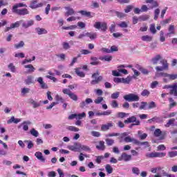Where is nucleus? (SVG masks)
Listing matches in <instances>:
<instances>
[{
	"mask_svg": "<svg viewBox=\"0 0 177 177\" xmlns=\"http://www.w3.org/2000/svg\"><path fill=\"white\" fill-rule=\"evenodd\" d=\"M118 139L120 140V143H123V142H125V143H133V145H136V143H138V140L131 138V136H129V133L127 132L120 133Z\"/></svg>",
	"mask_w": 177,
	"mask_h": 177,
	"instance_id": "f257e3e1",
	"label": "nucleus"
},
{
	"mask_svg": "<svg viewBox=\"0 0 177 177\" xmlns=\"http://www.w3.org/2000/svg\"><path fill=\"white\" fill-rule=\"evenodd\" d=\"M100 75V73H99V71H97L92 75L91 78L94 80L91 82V85H97L99 82L103 81V76H99Z\"/></svg>",
	"mask_w": 177,
	"mask_h": 177,
	"instance_id": "f03ea898",
	"label": "nucleus"
},
{
	"mask_svg": "<svg viewBox=\"0 0 177 177\" xmlns=\"http://www.w3.org/2000/svg\"><path fill=\"white\" fill-rule=\"evenodd\" d=\"M123 99L126 100V102H139L140 97L139 95L133 93H129L123 96Z\"/></svg>",
	"mask_w": 177,
	"mask_h": 177,
	"instance_id": "7ed1b4c3",
	"label": "nucleus"
},
{
	"mask_svg": "<svg viewBox=\"0 0 177 177\" xmlns=\"http://www.w3.org/2000/svg\"><path fill=\"white\" fill-rule=\"evenodd\" d=\"M162 89H169V95L177 96V84L172 85L166 84L162 87Z\"/></svg>",
	"mask_w": 177,
	"mask_h": 177,
	"instance_id": "20e7f679",
	"label": "nucleus"
},
{
	"mask_svg": "<svg viewBox=\"0 0 177 177\" xmlns=\"http://www.w3.org/2000/svg\"><path fill=\"white\" fill-rule=\"evenodd\" d=\"M166 153H162V152H152V153H147L146 154V157L147 158H162V157H165Z\"/></svg>",
	"mask_w": 177,
	"mask_h": 177,
	"instance_id": "39448f33",
	"label": "nucleus"
},
{
	"mask_svg": "<svg viewBox=\"0 0 177 177\" xmlns=\"http://www.w3.org/2000/svg\"><path fill=\"white\" fill-rule=\"evenodd\" d=\"M21 23H23V20H20V21H16L15 23L11 24L10 26L6 27L4 32H8V31H10V30H13V28H19Z\"/></svg>",
	"mask_w": 177,
	"mask_h": 177,
	"instance_id": "423d86ee",
	"label": "nucleus"
},
{
	"mask_svg": "<svg viewBox=\"0 0 177 177\" xmlns=\"http://www.w3.org/2000/svg\"><path fill=\"white\" fill-rule=\"evenodd\" d=\"M12 12L15 15H19V16H26V15H30V11H28L27 8L15 10H12Z\"/></svg>",
	"mask_w": 177,
	"mask_h": 177,
	"instance_id": "0eeeda50",
	"label": "nucleus"
},
{
	"mask_svg": "<svg viewBox=\"0 0 177 177\" xmlns=\"http://www.w3.org/2000/svg\"><path fill=\"white\" fill-rule=\"evenodd\" d=\"M160 63L162 64V66H156V71H164V70H168V62L166 59L160 60Z\"/></svg>",
	"mask_w": 177,
	"mask_h": 177,
	"instance_id": "6e6552de",
	"label": "nucleus"
},
{
	"mask_svg": "<svg viewBox=\"0 0 177 177\" xmlns=\"http://www.w3.org/2000/svg\"><path fill=\"white\" fill-rule=\"evenodd\" d=\"M131 160H132V156L127 153H122L118 158V161H125V162H128V161H131Z\"/></svg>",
	"mask_w": 177,
	"mask_h": 177,
	"instance_id": "1a4fd4ad",
	"label": "nucleus"
},
{
	"mask_svg": "<svg viewBox=\"0 0 177 177\" xmlns=\"http://www.w3.org/2000/svg\"><path fill=\"white\" fill-rule=\"evenodd\" d=\"M43 5L42 3H38L37 0H33L30 2L29 8L30 9H37V8H42Z\"/></svg>",
	"mask_w": 177,
	"mask_h": 177,
	"instance_id": "9d476101",
	"label": "nucleus"
},
{
	"mask_svg": "<svg viewBox=\"0 0 177 177\" xmlns=\"http://www.w3.org/2000/svg\"><path fill=\"white\" fill-rule=\"evenodd\" d=\"M91 103H93V100L91 98H86L85 101H82L80 103V109H84L88 104H91Z\"/></svg>",
	"mask_w": 177,
	"mask_h": 177,
	"instance_id": "9b49d317",
	"label": "nucleus"
},
{
	"mask_svg": "<svg viewBox=\"0 0 177 177\" xmlns=\"http://www.w3.org/2000/svg\"><path fill=\"white\" fill-rule=\"evenodd\" d=\"M148 122H149V124H151V122H158V124H160L161 122H164V119L162 118V117L155 116L151 119L148 120Z\"/></svg>",
	"mask_w": 177,
	"mask_h": 177,
	"instance_id": "f8f14e48",
	"label": "nucleus"
},
{
	"mask_svg": "<svg viewBox=\"0 0 177 177\" xmlns=\"http://www.w3.org/2000/svg\"><path fill=\"white\" fill-rule=\"evenodd\" d=\"M64 9L66 10L65 12V16L68 17V16H73L75 13V11H74V9L70 6H66L64 7Z\"/></svg>",
	"mask_w": 177,
	"mask_h": 177,
	"instance_id": "ddd939ff",
	"label": "nucleus"
},
{
	"mask_svg": "<svg viewBox=\"0 0 177 177\" xmlns=\"http://www.w3.org/2000/svg\"><path fill=\"white\" fill-rule=\"evenodd\" d=\"M146 3H151L149 9H154V8H158V3L154 0H145Z\"/></svg>",
	"mask_w": 177,
	"mask_h": 177,
	"instance_id": "4468645a",
	"label": "nucleus"
},
{
	"mask_svg": "<svg viewBox=\"0 0 177 177\" xmlns=\"http://www.w3.org/2000/svg\"><path fill=\"white\" fill-rule=\"evenodd\" d=\"M37 82H39L41 89H48V84L44 82V79L41 77L37 78Z\"/></svg>",
	"mask_w": 177,
	"mask_h": 177,
	"instance_id": "2eb2a0df",
	"label": "nucleus"
},
{
	"mask_svg": "<svg viewBox=\"0 0 177 177\" xmlns=\"http://www.w3.org/2000/svg\"><path fill=\"white\" fill-rule=\"evenodd\" d=\"M26 85H31V84H34V76L28 75L26 79L24 80Z\"/></svg>",
	"mask_w": 177,
	"mask_h": 177,
	"instance_id": "dca6fc26",
	"label": "nucleus"
},
{
	"mask_svg": "<svg viewBox=\"0 0 177 177\" xmlns=\"http://www.w3.org/2000/svg\"><path fill=\"white\" fill-rule=\"evenodd\" d=\"M31 26H34V20L32 19L22 23L23 28H28V27H31Z\"/></svg>",
	"mask_w": 177,
	"mask_h": 177,
	"instance_id": "f3484780",
	"label": "nucleus"
},
{
	"mask_svg": "<svg viewBox=\"0 0 177 177\" xmlns=\"http://www.w3.org/2000/svg\"><path fill=\"white\" fill-rule=\"evenodd\" d=\"M29 103L30 104H32L33 109H37L41 106V102H38L33 99H30L29 100Z\"/></svg>",
	"mask_w": 177,
	"mask_h": 177,
	"instance_id": "a211bd4d",
	"label": "nucleus"
},
{
	"mask_svg": "<svg viewBox=\"0 0 177 177\" xmlns=\"http://www.w3.org/2000/svg\"><path fill=\"white\" fill-rule=\"evenodd\" d=\"M138 121H139V120H137V119L135 116H131L124 120V124H131L133 122H135V124H136V122H138Z\"/></svg>",
	"mask_w": 177,
	"mask_h": 177,
	"instance_id": "6ab92c4d",
	"label": "nucleus"
},
{
	"mask_svg": "<svg viewBox=\"0 0 177 177\" xmlns=\"http://www.w3.org/2000/svg\"><path fill=\"white\" fill-rule=\"evenodd\" d=\"M18 8H27V4H24L23 3H17L12 6V11L19 10Z\"/></svg>",
	"mask_w": 177,
	"mask_h": 177,
	"instance_id": "aec40b11",
	"label": "nucleus"
},
{
	"mask_svg": "<svg viewBox=\"0 0 177 177\" xmlns=\"http://www.w3.org/2000/svg\"><path fill=\"white\" fill-rule=\"evenodd\" d=\"M96 149L97 150H101V151H104L106 149V146L104 145V141H100L99 145H96Z\"/></svg>",
	"mask_w": 177,
	"mask_h": 177,
	"instance_id": "412c9836",
	"label": "nucleus"
},
{
	"mask_svg": "<svg viewBox=\"0 0 177 177\" xmlns=\"http://www.w3.org/2000/svg\"><path fill=\"white\" fill-rule=\"evenodd\" d=\"M35 156H36V158H37V160H39V161H41V162H45V158H44V156H42V153L39 151H37L35 153Z\"/></svg>",
	"mask_w": 177,
	"mask_h": 177,
	"instance_id": "4be33fe9",
	"label": "nucleus"
},
{
	"mask_svg": "<svg viewBox=\"0 0 177 177\" xmlns=\"http://www.w3.org/2000/svg\"><path fill=\"white\" fill-rule=\"evenodd\" d=\"M24 68H29V70L27 71L28 74H31L35 71V68L34 66H32V64L25 65Z\"/></svg>",
	"mask_w": 177,
	"mask_h": 177,
	"instance_id": "5701e85b",
	"label": "nucleus"
},
{
	"mask_svg": "<svg viewBox=\"0 0 177 177\" xmlns=\"http://www.w3.org/2000/svg\"><path fill=\"white\" fill-rule=\"evenodd\" d=\"M35 31H37L38 35H42V34H48V30L44 28H36Z\"/></svg>",
	"mask_w": 177,
	"mask_h": 177,
	"instance_id": "b1692460",
	"label": "nucleus"
},
{
	"mask_svg": "<svg viewBox=\"0 0 177 177\" xmlns=\"http://www.w3.org/2000/svg\"><path fill=\"white\" fill-rule=\"evenodd\" d=\"M86 36L90 38L92 41L97 38V34L96 32H86Z\"/></svg>",
	"mask_w": 177,
	"mask_h": 177,
	"instance_id": "393cba45",
	"label": "nucleus"
},
{
	"mask_svg": "<svg viewBox=\"0 0 177 177\" xmlns=\"http://www.w3.org/2000/svg\"><path fill=\"white\" fill-rule=\"evenodd\" d=\"M21 121V119L15 118V116H12L11 118L7 121V124H12V122H14V124H19Z\"/></svg>",
	"mask_w": 177,
	"mask_h": 177,
	"instance_id": "a878e982",
	"label": "nucleus"
},
{
	"mask_svg": "<svg viewBox=\"0 0 177 177\" xmlns=\"http://www.w3.org/2000/svg\"><path fill=\"white\" fill-rule=\"evenodd\" d=\"M100 60H102V62H111L113 60V56L111 55H105L104 57H100Z\"/></svg>",
	"mask_w": 177,
	"mask_h": 177,
	"instance_id": "bb28decb",
	"label": "nucleus"
},
{
	"mask_svg": "<svg viewBox=\"0 0 177 177\" xmlns=\"http://www.w3.org/2000/svg\"><path fill=\"white\" fill-rule=\"evenodd\" d=\"M142 41L145 42H151L153 41V37L149 35H144L141 37Z\"/></svg>",
	"mask_w": 177,
	"mask_h": 177,
	"instance_id": "cd10ccee",
	"label": "nucleus"
},
{
	"mask_svg": "<svg viewBox=\"0 0 177 177\" xmlns=\"http://www.w3.org/2000/svg\"><path fill=\"white\" fill-rule=\"evenodd\" d=\"M137 146H144L145 149H147V147H149L150 145H149V142L145 141V142H140L138 140V143H136Z\"/></svg>",
	"mask_w": 177,
	"mask_h": 177,
	"instance_id": "c85d7f7f",
	"label": "nucleus"
},
{
	"mask_svg": "<svg viewBox=\"0 0 177 177\" xmlns=\"http://www.w3.org/2000/svg\"><path fill=\"white\" fill-rule=\"evenodd\" d=\"M160 59H161V55H157L156 57L152 58L151 62H152L153 64L156 65V64H157V63H158V62L160 61Z\"/></svg>",
	"mask_w": 177,
	"mask_h": 177,
	"instance_id": "c756f323",
	"label": "nucleus"
},
{
	"mask_svg": "<svg viewBox=\"0 0 177 177\" xmlns=\"http://www.w3.org/2000/svg\"><path fill=\"white\" fill-rule=\"evenodd\" d=\"M153 135L156 138H160V136H162V131H161V129H156L154 131Z\"/></svg>",
	"mask_w": 177,
	"mask_h": 177,
	"instance_id": "7c9ffc66",
	"label": "nucleus"
},
{
	"mask_svg": "<svg viewBox=\"0 0 177 177\" xmlns=\"http://www.w3.org/2000/svg\"><path fill=\"white\" fill-rule=\"evenodd\" d=\"M91 60H92V62L90 63V64H91L92 66H97V64H99V62L97 61V57H91Z\"/></svg>",
	"mask_w": 177,
	"mask_h": 177,
	"instance_id": "2f4dec72",
	"label": "nucleus"
},
{
	"mask_svg": "<svg viewBox=\"0 0 177 177\" xmlns=\"http://www.w3.org/2000/svg\"><path fill=\"white\" fill-rule=\"evenodd\" d=\"M110 127H113V124L108 123L107 124H103L101 127V131H108L110 129Z\"/></svg>",
	"mask_w": 177,
	"mask_h": 177,
	"instance_id": "473e14b6",
	"label": "nucleus"
},
{
	"mask_svg": "<svg viewBox=\"0 0 177 177\" xmlns=\"http://www.w3.org/2000/svg\"><path fill=\"white\" fill-rule=\"evenodd\" d=\"M22 125L24 131H28V125H31V122L30 121H26V122H23Z\"/></svg>",
	"mask_w": 177,
	"mask_h": 177,
	"instance_id": "72a5a7b5",
	"label": "nucleus"
},
{
	"mask_svg": "<svg viewBox=\"0 0 177 177\" xmlns=\"http://www.w3.org/2000/svg\"><path fill=\"white\" fill-rule=\"evenodd\" d=\"M75 73L78 77H81V78H84L85 77V73L80 70V68L75 69Z\"/></svg>",
	"mask_w": 177,
	"mask_h": 177,
	"instance_id": "f704fd0d",
	"label": "nucleus"
},
{
	"mask_svg": "<svg viewBox=\"0 0 177 177\" xmlns=\"http://www.w3.org/2000/svg\"><path fill=\"white\" fill-rule=\"evenodd\" d=\"M167 156L170 158H174V157H176L177 156V151H169L168 153H167Z\"/></svg>",
	"mask_w": 177,
	"mask_h": 177,
	"instance_id": "c9c22d12",
	"label": "nucleus"
},
{
	"mask_svg": "<svg viewBox=\"0 0 177 177\" xmlns=\"http://www.w3.org/2000/svg\"><path fill=\"white\" fill-rule=\"evenodd\" d=\"M115 14L117 16V17H118V19H124V17H125V16H127V15H125V13L120 12L118 11H115Z\"/></svg>",
	"mask_w": 177,
	"mask_h": 177,
	"instance_id": "e433bc0d",
	"label": "nucleus"
},
{
	"mask_svg": "<svg viewBox=\"0 0 177 177\" xmlns=\"http://www.w3.org/2000/svg\"><path fill=\"white\" fill-rule=\"evenodd\" d=\"M68 96L70 99H71L72 100H74V102H77V100H78V96L73 92L71 94H69Z\"/></svg>",
	"mask_w": 177,
	"mask_h": 177,
	"instance_id": "4c0bfd02",
	"label": "nucleus"
},
{
	"mask_svg": "<svg viewBox=\"0 0 177 177\" xmlns=\"http://www.w3.org/2000/svg\"><path fill=\"white\" fill-rule=\"evenodd\" d=\"M171 34H175V26L170 25L169 27V33L167 35H171Z\"/></svg>",
	"mask_w": 177,
	"mask_h": 177,
	"instance_id": "58836bf2",
	"label": "nucleus"
},
{
	"mask_svg": "<svg viewBox=\"0 0 177 177\" xmlns=\"http://www.w3.org/2000/svg\"><path fill=\"white\" fill-rule=\"evenodd\" d=\"M150 16L147 15H141L139 17L140 21H146L147 20H149Z\"/></svg>",
	"mask_w": 177,
	"mask_h": 177,
	"instance_id": "ea45409f",
	"label": "nucleus"
},
{
	"mask_svg": "<svg viewBox=\"0 0 177 177\" xmlns=\"http://www.w3.org/2000/svg\"><path fill=\"white\" fill-rule=\"evenodd\" d=\"M149 30L151 34H156L157 32V30H156V24H152L150 25Z\"/></svg>",
	"mask_w": 177,
	"mask_h": 177,
	"instance_id": "a19ab883",
	"label": "nucleus"
},
{
	"mask_svg": "<svg viewBox=\"0 0 177 177\" xmlns=\"http://www.w3.org/2000/svg\"><path fill=\"white\" fill-rule=\"evenodd\" d=\"M66 129H68V131H71L72 132H78V131H80V129L74 126H69L66 127Z\"/></svg>",
	"mask_w": 177,
	"mask_h": 177,
	"instance_id": "79ce46f5",
	"label": "nucleus"
},
{
	"mask_svg": "<svg viewBox=\"0 0 177 177\" xmlns=\"http://www.w3.org/2000/svg\"><path fill=\"white\" fill-rule=\"evenodd\" d=\"M30 134L32 136H35V138H38V136H39V133H38V131L35 130V129H32L30 130Z\"/></svg>",
	"mask_w": 177,
	"mask_h": 177,
	"instance_id": "37998d69",
	"label": "nucleus"
},
{
	"mask_svg": "<svg viewBox=\"0 0 177 177\" xmlns=\"http://www.w3.org/2000/svg\"><path fill=\"white\" fill-rule=\"evenodd\" d=\"M105 169L108 174H113V167L109 164L105 166Z\"/></svg>",
	"mask_w": 177,
	"mask_h": 177,
	"instance_id": "c03bdc74",
	"label": "nucleus"
},
{
	"mask_svg": "<svg viewBox=\"0 0 177 177\" xmlns=\"http://www.w3.org/2000/svg\"><path fill=\"white\" fill-rule=\"evenodd\" d=\"M174 122H175V118H171L169 120L168 122L165 125L166 128H169L171 125H174Z\"/></svg>",
	"mask_w": 177,
	"mask_h": 177,
	"instance_id": "a18cd8bd",
	"label": "nucleus"
},
{
	"mask_svg": "<svg viewBox=\"0 0 177 177\" xmlns=\"http://www.w3.org/2000/svg\"><path fill=\"white\" fill-rule=\"evenodd\" d=\"M131 80H132V78H131V77H127L126 78L122 77V84H129L131 82Z\"/></svg>",
	"mask_w": 177,
	"mask_h": 177,
	"instance_id": "49530a36",
	"label": "nucleus"
},
{
	"mask_svg": "<svg viewBox=\"0 0 177 177\" xmlns=\"http://www.w3.org/2000/svg\"><path fill=\"white\" fill-rule=\"evenodd\" d=\"M120 97V92L117 91L111 95V98L115 100V99H118Z\"/></svg>",
	"mask_w": 177,
	"mask_h": 177,
	"instance_id": "de8ad7c7",
	"label": "nucleus"
},
{
	"mask_svg": "<svg viewBox=\"0 0 177 177\" xmlns=\"http://www.w3.org/2000/svg\"><path fill=\"white\" fill-rule=\"evenodd\" d=\"M25 44L24 41H21L19 42V44H15V48L16 49H20V48H23Z\"/></svg>",
	"mask_w": 177,
	"mask_h": 177,
	"instance_id": "09e8293b",
	"label": "nucleus"
},
{
	"mask_svg": "<svg viewBox=\"0 0 177 177\" xmlns=\"http://www.w3.org/2000/svg\"><path fill=\"white\" fill-rule=\"evenodd\" d=\"M138 70L141 71L145 75H147L149 74V71L142 66L138 67Z\"/></svg>",
	"mask_w": 177,
	"mask_h": 177,
	"instance_id": "8fccbe9b",
	"label": "nucleus"
},
{
	"mask_svg": "<svg viewBox=\"0 0 177 177\" xmlns=\"http://www.w3.org/2000/svg\"><path fill=\"white\" fill-rule=\"evenodd\" d=\"M103 97L102 96H98L95 100L94 102L95 104H100L103 102Z\"/></svg>",
	"mask_w": 177,
	"mask_h": 177,
	"instance_id": "3c124183",
	"label": "nucleus"
},
{
	"mask_svg": "<svg viewBox=\"0 0 177 177\" xmlns=\"http://www.w3.org/2000/svg\"><path fill=\"white\" fill-rule=\"evenodd\" d=\"M24 143H28V149H32L34 147V143H32V141L31 140H24Z\"/></svg>",
	"mask_w": 177,
	"mask_h": 177,
	"instance_id": "603ef678",
	"label": "nucleus"
},
{
	"mask_svg": "<svg viewBox=\"0 0 177 177\" xmlns=\"http://www.w3.org/2000/svg\"><path fill=\"white\" fill-rule=\"evenodd\" d=\"M156 107H157V104H156V102L152 101L149 103V105H148L149 110H151V109H156Z\"/></svg>",
	"mask_w": 177,
	"mask_h": 177,
	"instance_id": "864d4df0",
	"label": "nucleus"
},
{
	"mask_svg": "<svg viewBox=\"0 0 177 177\" xmlns=\"http://www.w3.org/2000/svg\"><path fill=\"white\" fill-rule=\"evenodd\" d=\"M167 78L170 80L171 81H173L174 80H176L177 78V75L176 74H168L167 73Z\"/></svg>",
	"mask_w": 177,
	"mask_h": 177,
	"instance_id": "5fc2aeb1",
	"label": "nucleus"
},
{
	"mask_svg": "<svg viewBox=\"0 0 177 177\" xmlns=\"http://www.w3.org/2000/svg\"><path fill=\"white\" fill-rule=\"evenodd\" d=\"M160 15V8H156L154 10V20H157V19H158V16Z\"/></svg>",
	"mask_w": 177,
	"mask_h": 177,
	"instance_id": "6e6d98bb",
	"label": "nucleus"
},
{
	"mask_svg": "<svg viewBox=\"0 0 177 177\" xmlns=\"http://www.w3.org/2000/svg\"><path fill=\"white\" fill-rule=\"evenodd\" d=\"M111 106L113 109H118V102L115 100H113L111 103Z\"/></svg>",
	"mask_w": 177,
	"mask_h": 177,
	"instance_id": "4d7b16f0",
	"label": "nucleus"
},
{
	"mask_svg": "<svg viewBox=\"0 0 177 177\" xmlns=\"http://www.w3.org/2000/svg\"><path fill=\"white\" fill-rule=\"evenodd\" d=\"M8 68H9V70H10V71L12 73H16V66H15V65H13V63H10L8 65Z\"/></svg>",
	"mask_w": 177,
	"mask_h": 177,
	"instance_id": "13d9d810",
	"label": "nucleus"
},
{
	"mask_svg": "<svg viewBox=\"0 0 177 177\" xmlns=\"http://www.w3.org/2000/svg\"><path fill=\"white\" fill-rule=\"evenodd\" d=\"M80 149L81 150H82L83 151H91V148L88 146L86 145H81L80 146Z\"/></svg>",
	"mask_w": 177,
	"mask_h": 177,
	"instance_id": "bf43d9fd",
	"label": "nucleus"
},
{
	"mask_svg": "<svg viewBox=\"0 0 177 177\" xmlns=\"http://www.w3.org/2000/svg\"><path fill=\"white\" fill-rule=\"evenodd\" d=\"M105 142H106L107 146H113V144L114 143V140L110 139V138H106L105 140Z\"/></svg>",
	"mask_w": 177,
	"mask_h": 177,
	"instance_id": "052dcab7",
	"label": "nucleus"
},
{
	"mask_svg": "<svg viewBox=\"0 0 177 177\" xmlns=\"http://www.w3.org/2000/svg\"><path fill=\"white\" fill-rule=\"evenodd\" d=\"M118 27H120L121 28H127L128 24L125 21H122L120 24H118Z\"/></svg>",
	"mask_w": 177,
	"mask_h": 177,
	"instance_id": "680f3d73",
	"label": "nucleus"
},
{
	"mask_svg": "<svg viewBox=\"0 0 177 177\" xmlns=\"http://www.w3.org/2000/svg\"><path fill=\"white\" fill-rule=\"evenodd\" d=\"M30 88L24 87V88L21 89V93L22 95H26L27 93H30Z\"/></svg>",
	"mask_w": 177,
	"mask_h": 177,
	"instance_id": "e2e57ef3",
	"label": "nucleus"
},
{
	"mask_svg": "<svg viewBox=\"0 0 177 177\" xmlns=\"http://www.w3.org/2000/svg\"><path fill=\"white\" fill-rule=\"evenodd\" d=\"M79 13H81L82 16H86V17H89V16H91V12H86L85 10H81Z\"/></svg>",
	"mask_w": 177,
	"mask_h": 177,
	"instance_id": "0e129e2a",
	"label": "nucleus"
},
{
	"mask_svg": "<svg viewBox=\"0 0 177 177\" xmlns=\"http://www.w3.org/2000/svg\"><path fill=\"white\" fill-rule=\"evenodd\" d=\"M150 95V91L147 89H145L141 93V96H149Z\"/></svg>",
	"mask_w": 177,
	"mask_h": 177,
	"instance_id": "69168bd1",
	"label": "nucleus"
},
{
	"mask_svg": "<svg viewBox=\"0 0 177 177\" xmlns=\"http://www.w3.org/2000/svg\"><path fill=\"white\" fill-rule=\"evenodd\" d=\"M132 172L135 175H139V174H140V170H139V168H138V167H133Z\"/></svg>",
	"mask_w": 177,
	"mask_h": 177,
	"instance_id": "338daca9",
	"label": "nucleus"
},
{
	"mask_svg": "<svg viewBox=\"0 0 177 177\" xmlns=\"http://www.w3.org/2000/svg\"><path fill=\"white\" fill-rule=\"evenodd\" d=\"M100 29L102 30V31H106L107 30V24L106 23L101 24Z\"/></svg>",
	"mask_w": 177,
	"mask_h": 177,
	"instance_id": "774afa93",
	"label": "nucleus"
}]
</instances>
